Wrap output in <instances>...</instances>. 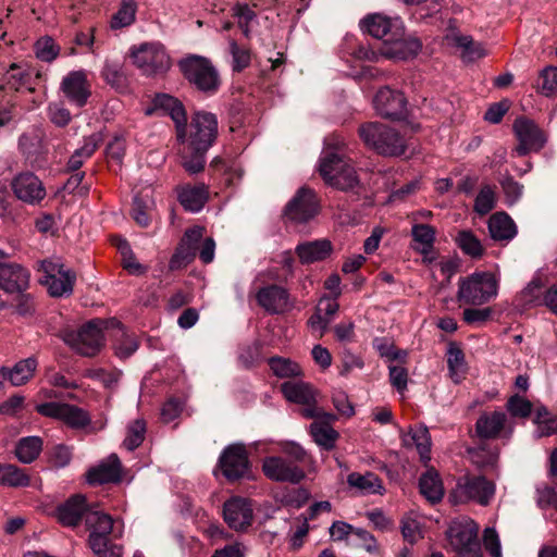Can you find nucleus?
<instances>
[{
    "mask_svg": "<svg viewBox=\"0 0 557 557\" xmlns=\"http://www.w3.org/2000/svg\"><path fill=\"white\" fill-rule=\"evenodd\" d=\"M319 173L327 185L343 191L359 193L362 187L350 159L337 151H323Z\"/></svg>",
    "mask_w": 557,
    "mask_h": 557,
    "instance_id": "nucleus-1",
    "label": "nucleus"
},
{
    "mask_svg": "<svg viewBox=\"0 0 557 557\" xmlns=\"http://www.w3.org/2000/svg\"><path fill=\"white\" fill-rule=\"evenodd\" d=\"M364 145L383 156H400L405 152L404 138L392 127L380 122H367L359 126Z\"/></svg>",
    "mask_w": 557,
    "mask_h": 557,
    "instance_id": "nucleus-2",
    "label": "nucleus"
},
{
    "mask_svg": "<svg viewBox=\"0 0 557 557\" xmlns=\"http://www.w3.org/2000/svg\"><path fill=\"white\" fill-rule=\"evenodd\" d=\"M498 294V280L492 272H474L458 281L457 298L467 305L480 306Z\"/></svg>",
    "mask_w": 557,
    "mask_h": 557,
    "instance_id": "nucleus-3",
    "label": "nucleus"
},
{
    "mask_svg": "<svg viewBox=\"0 0 557 557\" xmlns=\"http://www.w3.org/2000/svg\"><path fill=\"white\" fill-rule=\"evenodd\" d=\"M106 324L104 321L99 319L91 320L77 331H64L63 341L82 356L94 357L104 345L103 330Z\"/></svg>",
    "mask_w": 557,
    "mask_h": 557,
    "instance_id": "nucleus-4",
    "label": "nucleus"
},
{
    "mask_svg": "<svg viewBox=\"0 0 557 557\" xmlns=\"http://www.w3.org/2000/svg\"><path fill=\"white\" fill-rule=\"evenodd\" d=\"M478 524L470 518H461L450 522L446 535L458 557H481L478 544Z\"/></svg>",
    "mask_w": 557,
    "mask_h": 557,
    "instance_id": "nucleus-5",
    "label": "nucleus"
},
{
    "mask_svg": "<svg viewBox=\"0 0 557 557\" xmlns=\"http://www.w3.org/2000/svg\"><path fill=\"white\" fill-rule=\"evenodd\" d=\"M180 67L189 83L194 84L199 90L205 92H214L220 85L218 71L210 60L191 55L180 62Z\"/></svg>",
    "mask_w": 557,
    "mask_h": 557,
    "instance_id": "nucleus-6",
    "label": "nucleus"
},
{
    "mask_svg": "<svg viewBox=\"0 0 557 557\" xmlns=\"http://www.w3.org/2000/svg\"><path fill=\"white\" fill-rule=\"evenodd\" d=\"M495 495V484L482 475H466L458 480L451 494L455 503L476 502L482 506L491 503Z\"/></svg>",
    "mask_w": 557,
    "mask_h": 557,
    "instance_id": "nucleus-7",
    "label": "nucleus"
},
{
    "mask_svg": "<svg viewBox=\"0 0 557 557\" xmlns=\"http://www.w3.org/2000/svg\"><path fill=\"white\" fill-rule=\"evenodd\" d=\"M36 411L41 416L60 420L74 430H83L91 425L89 412L75 405L50 401L37 405Z\"/></svg>",
    "mask_w": 557,
    "mask_h": 557,
    "instance_id": "nucleus-8",
    "label": "nucleus"
},
{
    "mask_svg": "<svg viewBox=\"0 0 557 557\" xmlns=\"http://www.w3.org/2000/svg\"><path fill=\"white\" fill-rule=\"evenodd\" d=\"M132 58L146 76L163 74L171 66L170 57L160 44H143L132 52Z\"/></svg>",
    "mask_w": 557,
    "mask_h": 557,
    "instance_id": "nucleus-9",
    "label": "nucleus"
},
{
    "mask_svg": "<svg viewBox=\"0 0 557 557\" xmlns=\"http://www.w3.org/2000/svg\"><path fill=\"white\" fill-rule=\"evenodd\" d=\"M218 135V121L214 114L199 111L193 115L189 125L188 146L198 151H208Z\"/></svg>",
    "mask_w": 557,
    "mask_h": 557,
    "instance_id": "nucleus-10",
    "label": "nucleus"
},
{
    "mask_svg": "<svg viewBox=\"0 0 557 557\" xmlns=\"http://www.w3.org/2000/svg\"><path fill=\"white\" fill-rule=\"evenodd\" d=\"M218 467L228 481L246 478L250 470V461L245 445L235 443L226 446L219 457Z\"/></svg>",
    "mask_w": 557,
    "mask_h": 557,
    "instance_id": "nucleus-11",
    "label": "nucleus"
},
{
    "mask_svg": "<svg viewBox=\"0 0 557 557\" xmlns=\"http://www.w3.org/2000/svg\"><path fill=\"white\" fill-rule=\"evenodd\" d=\"M512 128L519 141L515 149L518 156L537 152L546 144L545 133L532 120L524 116L518 117L513 122Z\"/></svg>",
    "mask_w": 557,
    "mask_h": 557,
    "instance_id": "nucleus-12",
    "label": "nucleus"
},
{
    "mask_svg": "<svg viewBox=\"0 0 557 557\" xmlns=\"http://www.w3.org/2000/svg\"><path fill=\"white\" fill-rule=\"evenodd\" d=\"M264 475L275 482L299 483L305 478L304 470L281 456H269L262 461Z\"/></svg>",
    "mask_w": 557,
    "mask_h": 557,
    "instance_id": "nucleus-13",
    "label": "nucleus"
},
{
    "mask_svg": "<svg viewBox=\"0 0 557 557\" xmlns=\"http://www.w3.org/2000/svg\"><path fill=\"white\" fill-rule=\"evenodd\" d=\"M374 107L377 113L392 120H401L407 115V99L401 91L382 87L375 95Z\"/></svg>",
    "mask_w": 557,
    "mask_h": 557,
    "instance_id": "nucleus-14",
    "label": "nucleus"
},
{
    "mask_svg": "<svg viewBox=\"0 0 557 557\" xmlns=\"http://www.w3.org/2000/svg\"><path fill=\"white\" fill-rule=\"evenodd\" d=\"M512 431L513 425L503 411L484 412L475 423L478 436L484 440L510 436Z\"/></svg>",
    "mask_w": 557,
    "mask_h": 557,
    "instance_id": "nucleus-15",
    "label": "nucleus"
},
{
    "mask_svg": "<svg viewBox=\"0 0 557 557\" xmlns=\"http://www.w3.org/2000/svg\"><path fill=\"white\" fill-rule=\"evenodd\" d=\"M286 215L296 222H307L318 213V202L313 190L302 187L288 202Z\"/></svg>",
    "mask_w": 557,
    "mask_h": 557,
    "instance_id": "nucleus-16",
    "label": "nucleus"
},
{
    "mask_svg": "<svg viewBox=\"0 0 557 557\" xmlns=\"http://www.w3.org/2000/svg\"><path fill=\"white\" fill-rule=\"evenodd\" d=\"M223 516L231 529L244 531L253 520V511L250 503L240 497H233L224 503Z\"/></svg>",
    "mask_w": 557,
    "mask_h": 557,
    "instance_id": "nucleus-17",
    "label": "nucleus"
},
{
    "mask_svg": "<svg viewBox=\"0 0 557 557\" xmlns=\"http://www.w3.org/2000/svg\"><path fill=\"white\" fill-rule=\"evenodd\" d=\"M202 236L203 228L200 226L188 228L185 232L180 245L170 260L171 270L181 269L191 262L196 256L198 243L201 240Z\"/></svg>",
    "mask_w": 557,
    "mask_h": 557,
    "instance_id": "nucleus-18",
    "label": "nucleus"
},
{
    "mask_svg": "<svg viewBox=\"0 0 557 557\" xmlns=\"http://www.w3.org/2000/svg\"><path fill=\"white\" fill-rule=\"evenodd\" d=\"M12 189L20 200L30 205L38 203L46 196L41 181L29 172L18 174L12 181Z\"/></svg>",
    "mask_w": 557,
    "mask_h": 557,
    "instance_id": "nucleus-19",
    "label": "nucleus"
},
{
    "mask_svg": "<svg viewBox=\"0 0 557 557\" xmlns=\"http://www.w3.org/2000/svg\"><path fill=\"white\" fill-rule=\"evenodd\" d=\"M61 90L67 100L77 107H84L90 96V86L84 71L70 72L61 83Z\"/></svg>",
    "mask_w": 557,
    "mask_h": 557,
    "instance_id": "nucleus-20",
    "label": "nucleus"
},
{
    "mask_svg": "<svg viewBox=\"0 0 557 557\" xmlns=\"http://www.w3.org/2000/svg\"><path fill=\"white\" fill-rule=\"evenodd\" d=\"M256 298L259 306L270 313H283L292 308L288 292L278 285L261 288Z\"/></svg>",
    "mask_w": 557,
    "mask_h": 557,
    "instance_id": "nucleus-21",
    "label": "nucleus"
},
{
    "mask_svg": "<svg viewBox=\"0 0 557 557\" xmlns=\"http://www.w3.org/2000/svg\"><path fill=\"white\" fill-rule=\"evenodd\" d=\"M29 272L16 263H0V288L7 293H22L29 285Z\"/></svg>",
    "mask_w": 557,
    "mask_h": 557,
    "instance_id": "nucleus-22",
    "label": "nucleus"
},
{
    "mask_svg": "<svg viewBox=\"0 0 557 557\" xmlns=\"http://www.w3.org/2000/svg\"><path fill=\"white\" fill-rule=\"evenodd\" d=\"M88 510L85 496L76 494L58 506L55 516L62 525L76 527Z\"/></svg>",
    "mask_w": 557,
    "mask_h": 557,
    "instance_id": "nucleus-23",
    "label": "nucleus"
},
{
    "mask_svg": "<svg viewBox=\"0 0 557 557\" xmlns=\"http://www.w3.org/2000/svg\"><path fill=\"white\" fill-rule=\"evenodd\" d=\"M121 480V461L115 454L110 455L97 467L87 472L89 484H104Z\"/></svg>",
    "mask_w": 557,
    "mask_h": 557,
    "instance_id": "nucleus-24",
    "label": "nucleus"
},
{
    "mask_svg": "<svg viewBox=\"0 0 557 557\" xmlns=\"http://www.w3.org/2000/svg\"><path fill=\"white\" fill-rule=\"evenodd\" d=\"M284 397L295 404L313 405L317 401V391L304 381H287L281 384Z\"/></svg>",
    "mask_w": 557,
    "mask_h": 557,
    "instance_id": "nucleus-25",
    "label": "nucleus"
},
{
    "mask_svg": "<svg viewBox=\"0 0 557 557\" xmlns=\"http://www.w3.org/2000/svg\"><path fill=\"white\" fill-rule=\"evenodd\" d=\"M38 362L34 357H29L16 362L12 368L1 367L0 375L8 380L13 386L26 384L34 375Z\"/></svg>",
    "mask_w": 557,
    "mask_h": 557,
    "instance_id": "nucleus-26",
    "label": "nucleus"
},
{
    "mask_svg": "<svg viewBox=\"0 0 557 557\" xmlns=\"http://www.w3.org/2000/svg\"><path fill=\"white\" fill-rule=\"evenodd\" d=\"M301 263L309 264L326 259L332 252V244L327 239L305 242L295 249Z\"/></svg>",
    "mask_w": 557,
    "mask_h": 557,
    "instance_id": "nucleus-27",
    "label": "nucleus"
},
{
    "mask_svg": "<svg viewBox=\"0 0 557 557\" xmlns=\"http://www.w3.org/2000/svg\"><path fill=\"white\" fill-rule=\"evenodd\" d=\"M86 525L90 530L88 543L89 546L92 545V540L95 537H100L101 540H108V535L112 532L113 529V519L110 515L89 508L86 512Z\"/></svg>",
    "mask_w": 557,
    "mask_h": 557,
    "instance_id": "nucleus-28",
    "label": "nucleus"
},
{
    "mask_svg": "<svg viewBox=\"0 0 557 557\" xmlns=\"http://www.w3.org/2000/svg\"><path fill=\"white\" fill-rule=\"evenodd\" d=\"M178 200L185 210L198 212L208 200V188L203 183L182 186L178 189Z\"/></svg>",
    "mask_w": 557,
    "mask_h": 557,
    "instance_id": "nucleus-29",
    "label": "nucleus"
},
{
    "mask_svg": "<svg viewBox=\"0 0 557 557\" xmlns=\"http://www.w3.org/2000/svg\"><path fill=\"white\" fill-rule=\"evenodd\" d=\"M488 232L496 242H509L517 234L512 219L505 212H497L488 219Z\"/></svg>",
    "mask_w": 557,
    "mask_h": 557,
    "instance_id": "nucleus-30",
    "label": "nucleus"
},
{
    "mask_svg": "<svg viewBox=\"0 0 557 557\" xmlns=\"http://www.w3.org/2000/svg\"><path fill=\"white\" fill-rule=\"evenodd\" d=\"M347 484L361 495L382 494L384 486L382 480L373 472H351L347 476Z\"/></svg>",
    "mask_w": 557,
    "mask_h": 557,
    "instance_id": "nucleus-31",
    "label": "nucleus"
},
{
    "mask_svg": "<svg viewBox=\"0 0 557 557\" xmlns=\"http://www.w3.org/2000/svg\"><path fill=\"white\" fill-rule=\"evenodd\" d=\"M335 420H319L310 424L309 432L314 443L325 450H332L339 437L338 432L331 425Z\"/></svg>",
    "mask_w": 557,
    "mask_h": 557,
    "instance_id": "nucleus-32",
    "label": "nucleus"
},
{
    "mask_svg": "<svg viewBox=\"0 0 557 557\" xmlns=\"http://www.w3.org/2000/svg\"><path fill=\"white\" fill-rule=\"evenodd\" d=\"M42 450V440L39 436H26L18 440L15 456L22 463H32Z\"/></svg>",
    "mask_w": 557,
    "mask_h": 557,
    "instance_id": "nucleus-33",
    "label": "nucleus"
},
{
    "mask_svg": "<svg viewBox=\"0 0 557 557\" xmlns=\"http://www.w3.org/2000/svg\"><path fill=\"white\" fill-rule=\"evenodd\" d=\"M421 50V42L417 38L395 40L386 47L384 54L388 58L407 60L416 57Z\"/></svg>",
    "mask_w": 557,
    "mask_h": 557,
    "instance_id": "nucleus-34",
    "label": "nucleus"
},
{
    "mask_svg": "<svg viewBox=\"0 0 557 557\" xmlns=\"http://www.w3.org/2000/svg\"><path fill=\"white\" fill-rule=\"evenodd\" d=\"M451 40L456 47L461 49V58L466 62H473L486 55V50L481 42L473 40L468 35H454Z\"/></svg>",
    "mask_w": 557,
    "mask_h": 557,
    "instance_id": "nucleus-35",
    "label": "nucleus"
},
{
    "mask_svg": "<svg viewBox=\"0 0 557 557\" xmlns=\"http://www.w3.org/2000/svg\"><path fill=\"white\" fill-rule=\"evenodd\" d=\"M33 70L26 64L12 63L5 74V85L15 91L30 84Z\"/></svg>",
    "mask_w": 557,
    "mask_h": 557,
    "instance_id": "nucleus-36",
    "label": "nucleus"
},
{
    "mask_svg": "<svg viewBox=\"0 0 557 557\" xmlns=\"http://www.w3.org/2000/svg\"><path fill=\"white\" fill-rule=\"evenodd\" d=\"M421 494L432 504L440 502L444 496V490L438 475L434 471H428L419 481Z\"/></svg>",
    "mask_w": 557,
    "mask_h": 557,
    "instance_id": "nucleus-37",
    "label": "nucleus"
},
{
    "mask_svg": "<svg viewBox=\"0 0 557 557\" xmlns=\"http://www.w3.org/2000/svg\"><path fill=\"white\" fill-rule=\"evenodd\" d=\"M403 441L406 446H414L423 461L430 460L431 437L426 428L411 430Z\"/></svg>",
    "mask_w": 557,
    "mask_h": 557,
    "instance_id": "nucleus-38",
    "label": "nucleus"
},
{
    "mask_svg": "<svg viewBox=\"0 0 557 557\" xmlns=\"http://www.w3.org/2000/svg\"><path fill=\"white\" fill-rule=\"evenodd\" d=\"M75 278L76 275L73 271L65 270L50 280H40V282L48 286L51 296L61 297L72 293Z\"/></svg>",
    "mask_w": 557,
    "mask_h": 557,
    "instance_id": "nucleus-39",
    "label": "nucleus"
},
{
    "mask_svg": "<svg viewBox=\"0 0 557 557\" xmlns=\"http://www.w3.org/2000/svg\"><path fill=\"white\" fill-rule=\"evenodd\" d=\"M29 475L18 467L11 463H0V484L10 487L28 486Z\"/></svg>",
    "mask_w": 557,
    "mask_h": 557,
    "instance_id": "nucleus-40",
    "label": "nucleus"
},
{
    "mask_svg": "<svg viewBox=\"0 0 557 557\" xmlns=\"http://www.w3.org/2000/svg\"><path fill=\"white\" fill-rule=\"evenodd\" d=\"M467 451L471 461L481 469H494L497 466L499 453L496 447L492 448L487 445H480L468 448Z\"/></svg>",
    "mask_w": 557,
    "mask_h": 557,
    "instance_id": "nucleus-41",
    "label": "nucleus"
},
{
    "mask_svg": "<svg viewBox=\"0 0 557 557\" xmlns=\"http://www.w3.org/2000/svg\"><path fill=\"white\" fill-rule=\"evenodd\" d=\"M455 242L465 255L473 259H480L484 255V247L480 239L469 230L459 231Z\"/></svg>",
    "mask_w": 557,
    "mask_h": 557,
    "instance_id": "nucleus-42",
    "label": "nucleus"
},
{
    "mask_svg": "<svg viewBox=\"0 0 557 557\" xmlns=\"http://www.w3.org/2000/svg\"><path fill=\"white\" fill-rule=\"evenodd\" d=\"M392 25V20L380 13L370 14L362 21L364 30L377 39L385 38L391 33Z\"/></svg>",
    "mask_w": 557,
    "mask_h": 557,
    "instance_id": "nucleus-43",
    "label": "nucleus"
},
{
    "mask_svg": "<svg viewBox=\"0 0 557 557\" xmlns=\"http://www.w3.org/2000/svg\"><path fill=\"white\" fill-rule=\"evenodd\" d=\"M269 366L273 374L281 379L299 377L302 375L301 367L294 360L284 357H272Z\"/></svg>",
    "mask_w": 557,
    "mask_h": 557,
    "instance_id": "nucleus-44",
    "label": "nucleus"
},
{
    "mask_svg": "<svg viewBox=\"0 0 557 557\" xmlns=\"http://www.w3.org/2000/svg\"><path fill=\"white\" fill-rule=\"evenodd\" d=\"M411 235L414 242V250L418 252H428L434 248L436 231L429 224H414L411 228Z\"/></svg>",
    "mask_w": 557,
    "mask_h": 557,
    "instance_id": "nucleus-45",
    "label": "nucleus"
},
{
    "mask_svg": "<svg viewBox=\"0 0 557 557\" xmlns=\"http://www.w3.org/2000/svg\"><path fill=\"white\" fill-rule=\"evenodd\" d=\"M447 364L450 379L459 383L465 374L466 362L462 350L454 343L449 344L447 350Z\"/></svg>",
    "mask_w": 557,
    "mask_h": 557,
    "instance_id": "nucleus-46",
    "label": "nucleus"
},
{
    "mask_svg": "<svg viewBox=\"0 0 557 557\" xmlns=\"http://www.w3.org/2000/svg\"><path fill=\"white\" fill-rule=\"evenodd\" d=\"M232 15L246 38L250 37L251 25L257 22V14L247 3H236L232 8Z\"/></svg>",
    "mask_w": 557,
    "mask_h": 557,
    "instance_id": "nucleus-47",
    "label": "nucleus"
},
{
    "mask_svg": "<svg viewBox=\"0 0 557 557\" xmlns=\"http://www.w3.org/2000/svg\"><path fill=\"white\" fill-rule=\"evenodd\" d=\"M113 323L116 324L117 333L120 334V337L115 339L113 345L115 355L121 359H126L138 349V342L134 336L124 332L123 327L120 325V322Z\"/></svg>",
    "mask_w": 557,
    "mask_h": 557,
    "instance_id": "nucleus-48",
    "label": "nucleus"
},
{
    "mask_svg": "<svg viewBox=\"0 0 557 557\" xmlns=\"http://www.w3.org/2000/svg\"><path fill=\"white\" fill-rule=\"evenodd\" d=\"M536 89L545 95L552 96L557 94V66H546L537 77Z\"/></svg>",
    "mask_w": 557,
    "mask_h": 557,
    "instance_id": "nucleus-49",
    "label": "nucleus"
},
{
    "mask_svg": "<svg viewBox=\"0 0 557 557\" xmlns=\"http://www.w3.org/2000/svg\"><path fill=\"white\" fill-rule=\"evenodd\" d=\"M136 3L134 0H123L120 9L111 18L112 28L129 26L135 21Z\"/></svg>",
    "mask_w": 557,
    "mask_h": 557,
    "instance_id": "nucleus-50",
    "label": "nucleus"
},
{
    "mask_svg": "<svg viewBox=\"0 0 557 557\" xmlns=\"http://www.w3.org/2000/svg\"><path fill=\"white\" fill-rule=\"evenodd\" d=\"M102 76L108 84L119 91H124L127 87L126 76L119 63L107 62L102 70Z\"/></svg>",
    "mask_w": 557,
    "mask_h": 557,
    "instance_id": "nucleus-51",
    "label": "nucleus"
},
{
    "mask_svg": "<svg viewBox=\"0 0 557 557\" xmlns=\"http://www.w3.org/2000/svg\"><path fill=\"white\" fill-rule=\"evenodd\" d=\"M146 423L141 419H137L127 426L126 437L123 446L127 450H134L141 445L145 440Z\"/></svg>",
    "mask_w": 557,
    "mask_h": 557,
    "instance_id": "nucleus-52",
    "label": "nucleus"
},
{
    "mask_svg": "<svg viewBox=\"0 0 557 557\" xmlns=\"http://www.w3.org/2000/svg\"><path fill=\"white\" fill-rule=\"evenodd\" d=\"M206 152L191 149L190 146L182 154V165L189 174H197L205 169Z\"/></svg>",
    "mask_w": 557,
    "mask_h": 557,
    "instance_id": "nucleus-53",
    "label": "nucleus"
},
{
    "mask_svg": "<svg viewBox=\"0 0 557 557\" xmlns=\"http://www.w3.org/2000/svg\"><path fill=\"white\" fill-rule=\"evenodd\" d=\"M36 57L44 62H52L60 53V47L51 37H41L35 44Z\"/></svg>",
    "mask_w": 557,
    "mask_h": 557,
    "instance_id": "nucleus-54",
    "label": "nucleus"
},
{
    "mask_svg": "<svg viewBox=\"0 0 557 557\" xmlns=\"http://www.w3.org/2000/svg\"><path fill=\"white\" fill-rule=\"evenodd\" d=\"M230 53L232 54V69L235 72H242L249 66L251 57L250 51L246 48L239 47L234 39L228 40Z\"/></svg>",
    "mask_w": 557,
    "mask_h": 557,
    "instance_id": "nucleus-55",
    "label": "nucleus"
},
{
    "mask_svg": "<svg viewBox=\"0 0 557 557\" xmlns=\"http://www.w3.org/2000/svg\"><path fill=\"white\" fill-rule=\"evenodd\" d=\"M495 207V193L493 188L488 185L483 186L475 198L474 210L481 214L485 215L490 211H492Z\"/></svg>",
    "mask_w": 557,
    "mask_h": 557,
    "instance_id": "nucleus-56",
    "label": "nucleus"
},
{
    "mask_svg": "<svg viewBox=\"0 0 557 557\" xmlns=\"http://www.w3.org/2000/svg\"><path fill=\"white\" fill-rule=\"evenodd\" d=\"M91 550L98 557H122L123 548L117 544H112L109 540H101L100 537H95L92 540V545H90Z\"/></svg>",
    "mask_w": 557,
    "mask_h": 557,
    "instance_id": "nucleus-57",
    "label": "nucleus"
},
{
    "mask_svg": "<svg viewBox=\"0 0 557 557\" xmlns=\"http://www.w3.org/2000/svg\"><path fill=\"white\" fill-rule=\"evenodd\" d=\"M150 203L147 199L136 196L133 202L132 216L135 222L141 226L147 227L150 223Z\"/></svg>",
    "mask_w": 557,
    "mask_h": 557,
    "instance_id": "nucleus-58",
    "label": "nucleus"
},
{
    "mask_svg": "<svg viewBox=\"0 0 557 557\" xmlns=\"http://www.w3.org/2000/svg\"><path fill=\"white\" fill-rule=\"evenodd\" d=\"M506 408L512 417L518 418H528L532 412L531 401L519 395L511 396L506 404Z\"/></svg>",
    "mask_w": 557,
    "mask_h": 557,
    "instance_id": "nucleus-59",
    "label": "nucleus"
},
{
    "mask_svg": "<svg viewBox=\"0 0 557 557\" xmlns=\"http://www.w3.org/2000/svg\"><path fill=\"white\" fill-rule=\"evenodd\" d=\"M521 298L525 305H539L543 302V283L539 278L532 280L522 290Z\"/></svg>",
    "mask_w": 557,
    "mask_h": 557,
    "instance_id": "nucleus-60",
    "label": "nucleus"
},
{
    "mask_svg": "<svg viewBox=\"0 0 557 557\" xmlns=\"http://www.w3.org/2000/svg\"><path fill=\"white\" fill-rule=\"evenodd\" d=\"M170 116L176 125V136L182 143L186 139V112L183 104L178 101L176 106H173L169 111Z\"/></svg>",
    "mask_w": 557,
    "mask_h": 557,
    "instance_id": "nucleus-61",
    "label": "nucleus"
},
{
    "mask_svg": "<svg viewBox=\"0 0 557 557\" xmlns=\"http://www.w3.org/2000/svg\"><path fill=\"white\" fill-rule=\"evenodd\" d=\"M536 423L539 436H549L557 433V418L550 417L546 410L537 412Z\"/></svg>",
    "mask_w": 557,
    "mask_h": 557,
    "instance_id": "nucleus-62",
    "label": "nucleus"
},
{
    "mask_svg": "<svg viewBox=\"0 0 557 557\" xmlns=\"http://www.w3.org/2000/svg\"><path fill=\"white\" fill-rule=\"evenodd\" d=\"M121 375V371L117 370L107 371L104 369L99 368L89 371V376L101 382L103 386L107 388L114 387L117 384Z\"/></svg>",
    "mask_w": 557,
    "mask_h": 557,
    "instance_id": "nucleus-63",
    "label": "nucleus"
},
{
    "mask_svg": "<svg viewBox=\"0 0 557 557\" xmlns=\"http://www.w3.org/2000/svg\"><path fill=\"white\" fill-rule=\"evenodd\" d=\"M537 504L541 507L553 506L557 509V485L539 487L536 490Z\"/></svg>",
    "mask_w": 557,
    "mask_h": 557,
    "instance_id": "nucleus-64",
    "label": "nucleus"
}]
</instances>
